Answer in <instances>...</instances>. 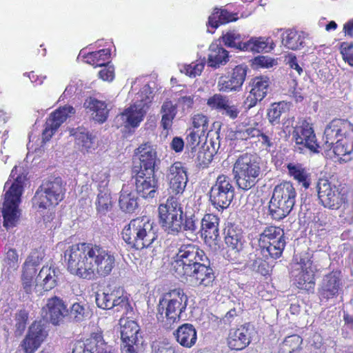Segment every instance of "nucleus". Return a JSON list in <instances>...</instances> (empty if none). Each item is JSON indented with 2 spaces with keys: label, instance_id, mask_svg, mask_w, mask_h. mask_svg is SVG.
<instances>
[{
  "label": "nucleus",
  "instance_id": "obj_1",
  "mask_svg": "<svg viewBox=\"0 0 353 353\" xmlns=\"http://www.w3.org/2000/svg\"><path fill=\"white\" fill-rule=\"evenodd\" d=\"M68 272L81 279L92 280L95 276L106 277L116 266L114 254L99 243L79 242L64 252Z\"/></svg>",
  "mask_w": 353,
  "mask_h": 353
},
{
  "label": "nucleus",
  "instance_id": "obj_2",
  "mask_svg": "<svg viewBox=\"0 0 353 353\" xmlns=\"http://www.w3.org/2000/svg\"><path fill=\"white\" fill-rule=\"evenodd\" d=\"M26 176L23 174H17V166H14L6 181L4 188L8 190L4 194V200L1 212L3 216V225L6 230L15 227L21 216L19 205L24 190Z\"/></svg>",
  "mask_w": 353,
  "mask_h": 353
},
{
  "label": "nucleus",
  "instance_id": "obj_3",
  "mask_svg": "<svg viewBox=\"0 0 353 353\" xmlns=\"http://www.w3.org/2000/svg\"><path fill=\"white\" fill-rule=\"evenodd\" d=\"M123 241L130 248L150 247L158 237L157 226L145 216L132 219L121 232Z\"/></svg>",
  "mask_w": 353,
  "mask_h": 353
},
{
  "label": "nucleus",
  "instance_id": "obj_4",
  "mask_svg": "<svg viewBox=\"0 0 353 353\" xmlns=\"http://www.w3.org/2000/svg\"><path fill=\"white\" fill-rule=\"evenodd\" d=\"M188 298L181 288L171 290L163 294L157 305V318L167 329L178 323L188 305Z\"/></svg>",
  "mask_w": 353,
  "mask_h": 353
},
{
  "label": "nucleus",
  "instance_id": "obj_5",
  "mask_svg": "<svg viewBox=\"0 0 353 353\" xmlns=\"http://www.w3.org/2000/svg\"><path fill=\"white\" fill-rule=\"evenodd\" d=\"M326 144L334 146L336 155L345 156L353 151V123L347 119L335 118L325 127Z\"/></svg>",
  "mask_w": 353,
  "mask_h": 353
},
{
  "label": "nucleus",
  "instance_id": "obj_6",
  "mask_svg": "<svg viewBox=\"0 0 353 353\" xmlns=\"http://www.w3.org/2000/svg\"><path fill=\"white\" fill-rule=\"evenodd\" d=\"M65 185L59 176L44 179L31 199L32 208L39 212L57 206L65 198Z\"/></svg>",
  "mask_w": 353,
  "mask_h": 353
},
{
  "label": "nucleus",
  "instance_id": "obj_7",
  "mask_svg": "<svg viewBox=\"0 0 353 353\" xmlns=\"http://www.w3.org/2000/svg\"><path fill=\"white\" fill-rule=\"evenodd\" d=\"M232 172L239 189L245 191L252 189L260 179V158L248 152L239 155L233 165Z\"/></svg>",
  "mask_w": 353,
  "mask_h": 353
},
{
  "label": "nucleus",
  "instance_id": "obj_8",
  "mask_svg": "<svg viewBox=\"0 0 353 353\" xmlns=\"http://www.w3.org/2000/svg\"><path fill=\"white\" fill-rule=\"evenodd\" d=\"M296 192L290 181H283L274 188L270 201V214L275 220H281L286 217L295 204Z\"/></svg>",
  "mask_w": 353,
  "mask_h": 353
},
{
  "label": "nucleus",
  "instance_id": "obj_9",
  "mask_svg": "<svg viewBox=\"0 0 353 353\" xmlns=\"http://www.w3.org/2000/svg\"><path fill=\"white\" fill-rule=\"evenodd\" d=\"M206 258L205 252L197 245L191 243L181 244L171 263L172 270L179 279L185 273H190L193 268Z\"/></svg>",
  "mask_w": 353,
  "mask_h": 353
},
{
  "label": "nucleus",
  "instance_id": "obj_10",
  "mask_svg": "<svg viewBox=\"0 0 353 353\" xmlns=\"http://www.w3.org/2000/svg\"><path fill=\"white\" fill-rule=\"evenodd\" d=\"M159 222L168 234L178 235L182 230L181 218L183 210L178 199L169 196L165 203L160 204L158 208Z\"/></svg>",
  "mask_w": 353,
  "mask_h": 353
},
{
  "label": "nucleus",
  "instance_id": "obj_11",
  "mask_svg": "<svg viewBox=\"0 0 353 353\" xmlns=\"http://www.w3.org/2000/svg\"><path fill=\"white\" fill-rule=\"evenodd\" d=\"M319 203L324 208L338 210L347 202V191L341 185L332 183L327 179L320 178L316 183Z\"/></svg>",
  "mask_w": 353,
  "mask_h": 353
},
{
  "label": "nucleus",
  "instance_id": "obj_12",
  "mask_svg": "<svg viewBox=\"0 0 353 353\" xmlns=\"http://www.w3.org/2000/svg\"><path fill=\"white\" fill-rule=\"evenodd\" d=\"M312 255L308 252L301 253L299 261L292 272L294 285L301 290L313 292L315 286V271Z\"/></svg>",
  "mask_w": 353,
  "mask_h": 353
},
{
  "label": "nucleus",
  "instance_id": "obj_13",
  "mask_svg": "<svg viewBox=\"0 0 353 353\" xmlns=\"http://www.w3.org/2000/svg\"><path fill=\"white\" fill-rule=\"evenodd\" d=\"M258 245L270 258H280L286 245L283 229L274 225L266 227L259 234Z\"/></svg>",
  "mask_w": 353,
  "mask_h": 353
},
{
  "label": "nucleus",
  "instance_id": "obj_14",
  "mask_svg": "<svg viewBox=\"0 0 353 353\" xmlns=\"http://www.w3.org/2000/svg\"><path fill=\"white\" fill-rule=\"evenodd\" d=\"M132 179L137 194L141 198L152 199L158 194L159 181L155 172L132 170Z\"/></svg>",
  "mask_w": 353,
  "mask_h": 353
},
{
  "label": "nucleus",
  "instance_id": "obj_15",
  "mask_svg": "<svg viewBox=\"0 0 353 353\" xmlns=\"http://www.w3.org/2000/svg\"><path fill=\"white\" fill-rule=\"evenodd\" d=\"M225 243L230 248L227 258L233 263H240L241 252L245 243L244 233L241 228L234 223H228L225 229Z\"/></svg>",
  "mask_w": 353,
  "mask_h": 353
},
{
  "label": "nucleus",
  "instance_id": "obj_16",
  "mask_svg": "<svg viewBox=\"0 0 353 353\" xmlns=\"http://www.w3.org/2000/svg\"><path fill=\"white\" fill-rule=\"evenodd\" d=\"M292 138L295 143V147L300 152L308 149L312 152H319V145L312 124L306 120L299 122L294 128Z\"/></svg>",
  "mask_w": 353,
  "mask_h": 353
},
{
  "label": "nucleus",
  "instance_id": "obj_17",
  "mask_svg": "<svg viewBox=\"0 0 353 353\" xmlns=\"http://www.w3.org/2000/svg\"><path fill=\"white\" fill-rule=\"evenodd\" d=\"M74 113V108L70 105L61 106L51 112L44 125L42 132V142L49 141L60 126Z\"/></svg>",
  "mask_w": 353,
  "mask_h": 353
},
{
  "label": "nucleus",
  "instance_id": "obj_18",
  "mask_svg": "<svg viewBox=\"0 0 353 353\" xmlns=\"http://www.w3.org/2000/svg\"><path fill=\"white\" fill-rule=\"evenodd\" d=\"M248 67L245 64L236 65L228 75L221 76L218 81L220 92H231L239 91L245 81Z\"/></svg>",
  "mask_w": 353,
  "mask_h": 353
},
{
  "label": "nucleus",
  "instance_id": "obj_19",
  "mask_svg": "<svg viewBox=\"0 0 353 353\" xmlns=\"http://www.w3.org/2000/svg\"><path fill=\"white\" fill-rule=\"evenodd\" d=\"M48 332L41 321H34L21 342L20 346L25 353H34L44 342Z\"/></svg>",
  "mask_w": 353,
  "mask_h": 353
},
{
  "label": "nucleus",
  "instance_id": "obj_20",
  "mask_svg": "<svg viewBox=\"0 0 353 353\" xmlns=\"http://www.w3.org/2000/svg\"><path fill=\"white\" fill-rule=\"evenodd\" d=\"M48 332L41 321H34L21 342L20 346L25 353H34L44 342Z\"/></svg>",
  "mask_w": 353,
  "mask_h": 353
},
{
  "label": "nucleus",
  "instance_id": "obj_21",
  "mask_svg": "<svg viewBox=\"0 0 353 353\" xmlns=\"http://www.w3.org/2000/svg\"><path fill=\"white\" fill-rule=\"evenodd\" d=\"M270 83V79L265 76H257L251 79L248 85L250 91L243 101L246 109L254 108L267 96Z\"/></svg>",
  "mask_w": 353,
  "mask_h": 353
},
{
  "label": "nucleus",
  "instance_id": "obj_22",
  "mask_svg": "<svg viewBox=\"0 0 353 353\" xmlns=\"http://www.w3.org/2000/svg\"><path fill=\"white\" fill-rule=\"evenodd\" d=\"M134 155L138 157L139 165L132 166V170L155 172L157 162V152L154 145L150 141L141 143L134 150Z\"/></svg>",
  "mask_w": 353,
  "mask_h": 353
},
{
  "label": "nucleus",
  "instance_id": "obj_23",
  "mask_svg": "<svg viewBox=\"0 0 353 353\" xmlns=\"http://www.w3.org/2000/svg\"><path fill=\"white\" fill-rule=\"evenodd\" d=\"M167 179L172 193L175 195L182 194L188 181L187 169L181 162H174L168 169Z\"/></svg>",
  "mask_w": 353,
  "mask_h": 353
},
{
  "label": "nucleus",
  "instance_id": "obj_24",
  "mask_svg": "<svg viewBox=\"0 0 353 353\" xmlns=\"http://www.w3.org/2000/svg\"><path fill=\"white\" fill-rule=\"evenodd\" d=\"M190 273H185L179 279L194 283L197 286H212L215 279L214 270L210 265H206L201 262L190 270Z\"/></svg>",
  "mask_w": 353,
  "mask_h": 353
},
{
  "label": "nucleus",
  "instance_id": "obj_25",
  "mask_svg": "<svg viewBox=\"0 0 353 353\" xmlns=\"http://www.w3.org/2000/svg\"><path fill=\"white\" fill-rule=\"evenodd\" d=\"M68 313V310L65 302L57 296L48 299L46 305L42 308L43 317L48 319L53 325H58Z\"/></svg>",
  "mask_w": 353,
  "mask_h": 353
},
{
  "label": "nucleus",
  "instance_id": "obj_26",
  "mask_svg": "<svg viewBox=\"0 0 353 353\" xmlns=\"http://www.w3.org/2000/svg\"><path fill=\"white\" fill-rule=\"evenodd\" d=\"M70 135L74 138L76 148L83 154L94 150L96 136L87 128L79 126L70 130Z\"/></svg>",
  "mask_w": 353,
  "mask_h": 353
},
{
  "label": "nucleus",
  "instance_id": "obj_27",
  "mask_svg": "<svg viewBox=\"0 0 353 353\" xmlns=\"http://www.w3.org/2000/svg\"><path fill=\"white\" fill-rule=\"evenodd\" d=\"M219 217L212 213L204 214L201 221V236L205 243L216 244L219 239Z\"/></svg>",
  "mask_w": 353,
  "mask_h": 353
},
{
  "label": "nucleus",
  "instance_id": "obj_28",
  "mask_svg": "<svg viewBox=\"0 0 353 353\" xmlns=\"http://www.w3.org/2000/svg\"><path fill=\"white\" fill-rule=\"evenodd\" d=\"M341 286V272L332 271L325 274L319 289L321 300L327 301L337 296Z\"/></svg>",
  "mask_w": 353,
  "mask_h": 353
},
{
  "label": "nucleus",
  "instance_id": "obj_29",
  "mask_svg": "<svg viewBox=\"0 0 353 353\" xmlns=\"http://www.w3.org/2000/svg\"><path fill=\"white\" fill-rule=\"evenodd\" d=\"M251 342L249 325H241L238 327L231 328L227 337V343L232 350H242Z\"/></svg>",
  "mask_w": 353,
  "mask_h": 353
},
{
  "label": "nucleus",
  "instance_id": "obj_30",
  "mask_svg": "<svg viewBox=\"0 0 353 353\" xmlns=\"http://www.w3.org/2000/svg\"><path fill=\"white\" fill-rule=\"evenodd\" d=\"M270 258V255L258 245L249 254L248 264L253 271L266 276L270 274L272 269L268 261Z\"/></svg>",
  "mask_w": 353,
  "mask_h": 353
},
{
  "label": "nucleus",
  "instance_id": "obj_31",
  "mask_svg": "<svg viewBox=\"0 0 353 353\" xmlns=\"http://www.w3.org/2000/svg\"><path fill=\"white\" fill-rule=\"evenodd\" d=\"M83 107L86 112L90 114L95 121L103 123L107 120L109 110L105 102L94 97H89L85 99Z\"/></svg>",
  "mask_w": 353,
  "mask_h": 353
},
{
  "label": "nucleus",
  "instance_id": "obj_32",
  "mask_svg": "<svg viewBox=\"0 0 353 353\" xmlns=\"http://www.w3.org/2000/svg\"><path fill=\"white\" fill-rule=\"evenodd\" d=\"M177 343L182 347L191 348L197 341V332L195 327L189 323L180 325L174 332Z\"/></svg>",
  "mask_w": 353,
  "mask_h": 353
},
{
  "label": "nucleus",
  "instance_id": "obj_33",
  "mask_svg": "<svg viewBox=\"0 0 353 353\" xmlns=\"http://www.w3.org/2000/svg\"><path fill=\"white\" fill-rule=\"evenodd\" d=\"M229 61V52L221 45L213 43L210 46L208 57V65L217 68L221 65H225Z\"/></svg>",
  "mask_w": 353,
  "mask_h": 353
},
{
  "label": "nucleus",
  "instance_id": "obj_34",
  "mask_svg": "<svg viewBox=\"0 0 353 353\" xmlns=\"http://www.w3.org/2000/svg\"><path fill=\"white\" fill-rule=\"evenodd\" d=\"M288 174L305 189L309 188L311 184V174L300 163H289L287 165Z\"/></svg>",
  "mask_w": 353,
  "mask_h": 353
},
{
  "label": "nucleus",
  "instance_id": "obj_35",
  "mask_svg": "<svg viewBox=\"0 0 353 353\" xmlns=\"http://www.w3.org/2000/svg\"><path fill=\"white\" fill-rule=\"evenodd\" d=\"M85 63L94 68L106 66L110 62L111 51L103 48L97 51L88 52L83 56Z\"/></svg>",
  "mask_w": 353,
  "mask_h": 353
},
{
  "label": "nucleus",
  "instance_id": "obj_36",
  "mask_svg": "<svg viewBox=\"0 0 353 353\" xmlns=\"http://www.w3.org/2000/svg\"><path fill=\"white\" fill-rule=\"evenodd\" d=\"M234 195V193L230 194V192L225 191L210 189V201L216 209L223 210L229 207L233 200Z\"/></svg>",
  "mask_w": 353,
  "mask_h": 353
},
{
  "label": "nucleus",
  "instance_id": "obj_37",
  "mask_svg": "<svg viewBox=\"0 0 353 353\" xmlns=\"http://www.w3.org/2000/svg\"><path fill=\"white\" fill-rule=\"evenodd\" d=\"M274 47L270 38H251L246 41L245 52H268Z\"/></svg>",
  "mask_w": 353,
  "mask_h": 353
},
{
  "label": "nucleus",
  "instance_id": "obj_38",
  "mask_svg": "<svg viewBox=\"0 0 353 353\" xmlns=\"http://www.w3.org/2000/svg\"><path fill=\"white\" fill-rule=\"evenodd\" d=\"M38 276L43 279L41 285L46 292L52 290L58 284V274L55 268L43 266Z\"/></svg>",
  "mask_w": 353,
  "mask_h": 353
},
{
  "label": "nucleus",
  "instance_id": "obj_39",
  "mask_svg": "<svg viewBox=\"0 0 353 353\" xmlns=\"http://www.w3.org/2000/svg\"><path fill=\"white\" fill-rule=\"evenodd\" d=\"M140 328L138 323L133 320H126L121 325V339L123 343H137Z\"/></svg>",
  "mask_w": 353,
  "mask_h": 353
},
{
  "label": "nucleus",
  "instance_id": "obj_40",
  "mask_svg": "<svg viewBox=\"0 0 353 353\" xmlns=\"http://www.w3.org/2000/svg\"><path fill=\"white\" fill-rule=\"evenodd\" d=\"M87 345L91 353H111V347L105 342L102 332L92 333Z\"/></svg>",
  "mask_w": 353,
  "mask_h": 353
},
{
  "label": "nucleus",
  "instance_id": "obj_41",
  "mask_svg": "<svg viewBox=\"0 0 353 353\" xmlns=\"http://www.w3.org/2000/svg\"><path fill=\"white\" fill-rule=\"evenodd\" d=\"M119 205L122 211L132 213L138 207L137 197L132 191L122 189L120 192Z\"/></svg>",
  "mask_w": 353,
  "mask_h": 353
},
{
  "label": "nucleus",
  "instance_id": "obj_42",
  "mask_svg": "<svg viewBox=\"0 0 353 353\" xmlns=\"http://www.w3.org/2000/svg\"><path fill=\"white\" fill-rule=\"evenodd\" d=\"M235 19L226 9L216 8L208 18V24L214 28H217L222 24L233 21Z\"/></svg>",
  "mask_w": 353,
  "mask_h": 353
},
{
  "label": "nucleus",
  "instance_id": "obj_43",
  "mask_svg": "<svg viewBox=\"0 0 353 353\" xmlns=\"http://www.w3.org/2000/svg\"><path fill=\"white\" fill-rule=\"evenodd\" d=\"M162 118L161 125L164 130L171 128L176 116V107L171 101H165L161 106Z\"/></svg>",
  "mask_w": 353,
  "mask_h": 353
},
{
  "label": "nucleus",
  "instance_id": "obj_44",
  "mask_svg": "<svg viewBox=\"0 0 353 353\" xmlns=\"http://www.w3.org/2000/svg\"><path fill=\"white\" fill-rule=\"evenodd\" d=\"M114 307L111 309L113 310L114 312L119 313L121 318L132 312V307L128 298L124 296L119 290H117V298L114 299Z\"/></svg>",
  "mask_w": 353,
  "mask_h": 353
},
{
  "label": "nucleus",
  "instance_id": "obj_45",
  "mask_svg": "<svg viewBox=\"0 0 353 353\" xmlns=\"http://www.w3.org/2000/svg\"><path fill=\"white\" fill-rule=\"evenodd\" d=\"M224 44L228 47L241 51H245L246 41H243L241 35L234 31H230L225 34L223 37Z\"/></svg>",
  "mask_w": 353,
  "mask_h": 353
},
{
  "label": "nucleus",
  "instance_id": "obj_46",
  "mask_svg": "<svg viewBox=\"0 0 353 353\" xmlns=\"http://www.w3.org/2000/svg\"><path fill=\"white\" fill-rule=\"evenodd\" d=\"M117 290H110L101 294L97 293L96 303L97 306L103 310H110L114 307V300L117 298Z\"/></svg>",
  "mask_w": 353,
  "mask_h": 353
},
{
  "label": "nucleus",
  "instance_id": "obj_47",
  "mask_svg": "<svg viewBox=\"0 0 353 353\" xmlns=\"http://www.w3.org/2000/svg\"><path fill=\"white\" fill-rule=\"evenodd\" d=\"M288 109V105L284 101H279L271 104L268 111V118L272 123H279L281 114Z\"/></svg>",
  "mask_w": 353,
  "mask_h": 353
},
{
  "label": "nucleus",
  "instance_id": "obj_48",
  "mask_svg": "<svg viewBox=\"0 0 353 353\" xmlns=\"http://www.w3.org/2000/svg\"><path fill=\"white\" fill-rule=\"evenodd\" d=\"M123 115L126 117L128 124L132 127H137L143 120L144 112L142 108H138L136 105H133L125 109Z\"/></svg>",
  "mask_w": 353,
  "mask_h": 353
},
{
  "label": "nucleus",
  "instance_id": "obj_49",
  "mask_svg": "<svg viewBox=\"0 0 353 353\" xmlns=\"http://www.w3.org/2000/svg\"><path fill=\"white\" fill-rule=\"evenodd\" d=\"M284 45L289 49L296 50L299 49L304 43L303 37L296 30H288L283 39Z\"/></svg>",
  "mask_w": 353,
  "mask_h": 353
},
{
  "label": "nucleus",
  "instance_id": "obj_50",
  "mask_svg": "<svg viewBox=\"0 0 353 353\" xmlns=\"http://www.w3.org/2000/svg\"><path fill=\"white\" fill-rule=\"evenodd\" d=\"M211 189L225 191L230 192V194H234V188L232 185V179L229 176L225 174L219 175L215 183L212 186Z\"/></svg>",
  "mask_w": 353,
  "mask_h": 353
},
{
  "label": "nucleus",
  "instance_id": "obj_51",
  "mask_svg": "<svg viewBox=\"0 0 353 353\" xmlns=\"http://www.w3.org/2000/svg\"><path fill=\"white\" fill-rule=\"evenodd\" d=\"M193 129L196 131H200L206 134L209 131V119L208 117L201 113H198L192 117Z\"/></svg>",
  "mask_w": 353,
  "mask_h": 353
},
{
  "label": "nucleus",
  "instance_id": "obj_52",
  "mask_svg": "<svg viewBox=\"0 0 353 353\" xmlns=\"http://www.w3.org/2000/svg\"><path fill=\"white\" fill-rule=\"evenodd\" d=\"M28 312L26 310H20L15 316V335L21 336L25 331L28 321Z\"/></svg>",
  "mask_w": 353,
  "mask_h": 353
},
{
  "label": "nucleus",
  "instance_id": "obj_53",
  "mask_svg": "<svg viewBox=\"0 0 353 353\" xmlns=\"http://www.w3.org/2000/svg\"><path fill=\"white\" fill-rule=\"evenodd\" d=\"M37 265L38 263L33 257L29 256L23 264L21 277L34 279L37 272Z\"/></svg>",
  "mask_w": 353,
  "mask_h": 353
},
{
  "label": "nucleus",
  "instance_id": "obj_54",
  "mask_svg": "<svg viewBox=\"0 0 353 353\" xmlns=\"http://www.w3.org/2000/svg\"><path fill=\"white\" fill-rule=\"evenodd\" d=\"M205 134L196 131L194 129H190L189 133L185 138L186 145L192 151L194 150L201 143V138L205 137Z\"/></svg>",
  "mask_w": 353,
  "mask_h": 353
},
{
  "label": "nucleus",
  "instance_id": "obj_55",
  "mask_svg": "<svg viewBox=\"0 0 353 353\" xmlns=\"http://www.w3.org/2000/svg\"><path fill=\"white\" fill-rule=\"evenodd\" d=\"M96 205L99 212L105 214L112 205L110 194L101 192L97 196Z\"/></svg>",
  "mask_w": 353,
  "mask_h": 353
},
{
  "label": "nucleus",
  "instance_id": "obj_56",
  "mask_svg": "<svg viewBox=\"0 0 353 353\" xmlns=\"http://www.w3.org/2000/svg\"><path fill=\"white\" fill-rule=\"evenodd\" d=\"M240 112L239 107L237 105L232 104L228 98L225 102L221 111H220L222 115L228 117L232 120L237 119Z\"/></svg>",
  "mask_w": 353,
  "mask_h": 353
},
{
  "label": "nucleus",
  "instance_id": "obj_57",
  "mask_svg": "<svg viewBox=\"0 0 353 353\" xmlns=\"http://www.w3.org/2000/svg\"><path fill=\"white\" fill-rule=\"evenodd\" d=\"M228 98L221 94H214L207 99L206 104L211 110L220 112Z\"/></svg>",
  "mask_w": 353,
  "mask_h": 353
},
{
  "label": "nucleus",
  "instance_id": "obj_58",
  "mask_svg": "<svg viewBox=\"0 0 353 353\" xmlns=\"http://www.w3.org/2000/svg\"><path fill=\"white\" fill-rule=\"evenodd\" d=\"M198 218L193 213L191 214H185L184 219L181 218L182 229L184 231L194 232L197 229Z\"/></svg>",
  "mask_w": 353,
  "mask_h": 353
},
{
  "label": "nucleus",
  "instance_id": "obj_59",
  "mask_svg": "<svg viewBox=\"0 0 353 353\" xmlns=\"http://www.w3.org/2000/svg\"><path fill=\"white\" fill-rule=\"evenodd\" d=\"M276 61L270 57L259 55L252 59V65L256 68H269L276 65Z\"/></svg>",
  "mask_w": 353,
  "mask_h": 353
},
{
  "label": "nucleus",
  "instance_id": "obj_60",
  "mask_svg": "<svg viewBox=\"0 0 353 353\" xmlns=\"http://www.w3.org/2000/svg\"><path fill=\"white\" fill-rule=\"evenodd\" d=\"M340 50L343 60L353 67V43L343 42Z\"/></svg>",
  "mask_w": 353,
  "mask_h": 353
},
{
  "label": "nucleus",
  "instance_id": "obj_61",
  "mask_svg": "<svg viewBox=\"0 0 353 353\" xmlns=\"http://www.w3.org/2000/svg\"><path fill=\"white\" fill-rule=\"evenodd\" d=\"M213 159V154L210 150L201 149L197 153L196 163L202 168H207Z\"/></svg>",
  "mask_w": 353,
  "mask_h": 353
},
{
  "label": "nucleus",
  "instance_id": "obj_62",
  "mask_svg": "<svg viewBox=\"0 0 353 353\" xmlns=\"http://www.w3.org/2000/svg\"><path fill=\"white\" fill-rule=\"evenodd\" d=\"M204 66V62L201 61H196L194 62H192L189 65H185L184 70L187 75L190 77H196L201 73Z\"/></svg>",
  "mask_w": 353,
  "mask_h": 353
},
{
  "label": "nucleus",
  "instance_id": "obj_63",
  "mask_svg": "<svg viewBox=\"0 0 353 353\" xmlns=\"http://www.w3.org/2000/svg\"><path fill=\"white\" fill-rule=\"evenodd\" d=\"M236 135L239 139L243 140H248L252 138H259L261 135V130L255 127L249 126L244 130L236 132Z\"/></svg>",
  "mask_w": 353,
  "mask_h": 353
},
{
  "label": "nucleus",
  "instance_id": "obj_64",
  "mask_svg": "<svg viewBox=\"0 0 353 353\" xmlns=\"http://www.w3.org/2000/svg\"><path fill=\"white\" fill-rule=\"evenodd\" d=\"M5 262L9 268L15 270L19 267V255L15 249L10 248L6 252Z\"/></svg>",
  "mask_w": 353,
  "mask_h": 353
}]
</instances>
